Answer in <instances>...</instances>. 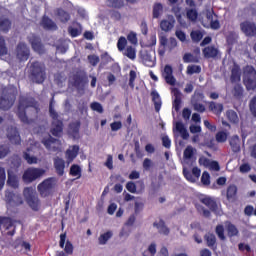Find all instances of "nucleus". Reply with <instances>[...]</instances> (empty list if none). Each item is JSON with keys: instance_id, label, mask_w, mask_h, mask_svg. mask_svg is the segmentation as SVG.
I'll use <instances>...</instances> for the list:
<instances>
[{"instance_id": "8", "label": "nucleus", "mask_w": 256, "mask_h": 256, "mask_svg": "<svg viewBox=\"0 0 256 256\" xmlns=\"http://www.w3.org/2000/svg\"><path fill=\"white\" fill-rule=\"evenodd\" d=\"M17 97L14 93L3 90L2 95L0 96V109L3 111H9L11 107L15 104Z\"/></svg>"}, {"instance_id": "4", "label": "nucleus", "mask_w": 256, "mask_h": 256, "mask_svg": "<svg viewBox=\"0 0 256 256\" xmlns=\"http://www.w3.org/2000/svg\"><path fill=\"white\" fill-rule=\"evenodd\" d=\"M23 197L32 211H39V209H41L39 194H37V191L33 187L24 188Z\"/></svg>"}, {"instance_id": "5", "label": "nucleus", "mask_w": 256, "mask_h": 256, "mask_svg": "<svg viewBox=\"0 0 256 256\" xmlns=\"http://www.w3.org/2000/svg\"><path fill=\"white\" fill-rule=\"evenodd\" d=\"M244 78L243 83L247 91H254L256 89V70L252 65H246L243 68Z\"/></svg>"}, {"instance_id": "59", "label": "nucleus", "mask_w": 256, "mask_h": 256, "mask_svg": "<svg viewBox=\"0 0 256 256\" xmlns=\"http://www.w3.org/2000/svg\"><path fill=\"white\" fill-rule=\"evenodd\" d=\"M7 180V174L5 168L0 167V191L5 187V181Z\"/></svg>"}, {"instance_id": "64", "label": "nucleus", "mask_w": 256, "mask_h": 256, "mask_svg": "<svg viewBox=\"0 0 256 256\" xmlns=\"http://www.w3.org/2000/svg\"><path fill=\"white\" fill-rule=\"evenodd\" d=\"M249 107L253 117H256V96L251 99Z\"/></svg>"}, {"instance_id": "24", "label": "nucleus", "mask_w": 256, "mask_h": 256, "mask_svg": "<svg viewBox=\"0 0 256 256\" xmlns=\"http://www.w3.org/2000/svg\"><path fill=\"white\" fill-rule=\"evenodd\" d=\"M172 93L175 97L173 101V108L175 109L176 113H179L181 110V91L178 88H173Z\"/></svg>"}, {"instance_id": "49", "label": "nucleus", "mask_w": 256, "mask_h": 256, "mask_svg": "<svg viewBox=\"0 0 256 256\" xmlns=\"http://www.w3.org/2000/svg\"><path fill=\"white\" fill-rule=\"evenodd\" d=\"M11 29V21L9 19H0V31L7 33Z\"/></svg>"}, {"instance_id": "54", "label": "nucleus", "mask_w": 256, "mask_h": 256, "mask_svg": "<svg viewBox=\"0 0 256 256\" xmlns=\"http://www.w3.org/2000/svg\"><path fill=\"white\" fill-rule=\"evenodd\" d=\"M157 253V244L151 243L146 251L143 252V256H155Z\"/></svg>"}, {"instance_id": "14", "label": "nucleus", "mask_w": 256, "mask_h": 256, "mask_svg": "<svg viewBox=\"0 0 256 256\" xmlns=\"http://www.w3.org/2000/svg\"><path fill=\"white\" fill-rule=\"evenodd\" d=\"M31 55V51L25 42L18 43L16 47V57L19 61H27Z\"/></svg>"}, {"instance_id": "15", "label": "nucleus", "mask_w": 256, "mask_h": 256, "mask_svg": "<svg viewBox=\"0 0 256 256\" xmlns=\"http://www.w3.org/2000/svg\"><path fill=\"white\" fill-rule=\"evenodd\" d=\"M200 203L208 207L212 213H217L219 211V205L217 204V200L210 196H200L199 197Z\"/></svg>"}, {"instance_id": "22", "label": "nucleus", "mask_w": 256, "mask_h": 256, "mask_svg": "<svg viewBox=\"0 0 256 256\" xmlns=\"http://www.w3.org/2000/svg\"><path fill=\"white\" fill-rule=\"evenodd\" d=\"M205 59H215L219 55V49L215 46H207L202 50Z\"/></svg>"}, {"instance_id": "35", "label": "nucleus", "mask_w": 256, "mask_h": 256, "mask_svg": "<svg viewBox=\"0 0 256 256\" xmlns=\"http://www.w3.org/2000/svg\"><path fill=\"white\" fill-rule=\"evenodd\" d=\"M163 15V4L156 2L153 5L152 17L153 19H159Z\"/></svg>"}, {"instance_id": "56", "label": "nucleus", "mask_w": 256, "mask_h": 256, "mask_svg": "<svg viewBox=\"0 0 256 256\" xmlns=\"http://www.w3.org/2000/svg\"><path fill=\"white\" fill-rule=\"evenodd\" d=\"M216 235H218V238L220 241H225V227L223 225L219 224L216 226Z\"/></svg>"}, {"instance_id": "29", "label": "nucleus", "mask_w": 256, "mask_h": 256, "mask_svg": "<svg viewBox=\"0 0 256 256\" xmlns=\"http://www.w3.org/2000/svg\"><path fill=\"white\" fill-rule=\"evenodd\" d=\"M7 185H9V187H12V189L19 188V179L17 178V175H15L11 170H8Z\"/></svg>"}, {"instance_id": "50", "label": "nucleus", "mask_w": 256, "mask_h": 256, "mask_svg": "<svg viewBox=\"0 0 256 256\" xmlns=\"http://www.w3.org/2000/svg\"><path fill=\"white\" fill-rule=\"evenodd\" d=\"M227 137H229V134L225 131H218L215 135L217 143H225L227 141Z\"/></svg>"}, {"instance_id": "10", "label": "nucleus", "mask_w": 256, "mask_h": 256, "mask_svg": "<svg viewBox=\"0 0 256 256\" xmlns=\"http://www.w3.org/2000/svg\"><path fill=\"white\" fill-rule=\"evenodd\" d=\"M67 234L66 233H62L60 234V242H59V246L61 247V249H64V251H57L55 256H69L73 254L74 251V247H73V243H71V241L67 240ZM66 241V244H65Z\"/></svg>"}, {"instance_id": "40", "label": "nucleus", "mask_w": 256, "mask_h": 256, "mask_svg": "<svg viewBox=\"0 0 256 256\" xmlns=\"http://www.w3.org/2000/svg\"><path fill=\"white\" fill-rule=\"evenodd\" d=\"M57 16L59 17L61 23H67L71 19V14L62 8L57 10Z\"/></svg>"}, {"instance_id": "16", "label": "nucleus", "mask_w": 256, "mask_h": 256, "mask_svg": "<svg viewBox=\"0 0 256 256\" xmlns=\"http://www.w3.org/2000/svg\"><path fill=\"white\" fill-rule=\"evenodd\" d=\"M7 137L10 142L14 145H21V136L19 135V130L15 126H8Z\"/></svg>"}, {"instance_id": "11", "label": "nucleus", "mask_w": 256, "mask_h": 256, "mask_svg": "<svg viewBox=\"0 0 256 256\" xmlns=\"http://www.w3.org/2000/svg\"><path fill=\"white\" fill-rule=\"evenodd\" d=\"M28 43H30L33 51L38 53L39 55H44L45 53V45L41 42V37L36 34H30L28 37Z\"/></svg>"}, {"instance_id": "53", "label": "nucleus", "mask_w": 256, "mask_h": 256, "mask_svg": "<svg viewBox=\"0 0 256 256\" xmlns=\"http://www.w3.org/2000/svg\"><path fill=\"white\" fill-rule=\"evenodd\" d=\"M187 75H195L201 73V66L199 65H188L186 70Z\"/></svg>"}, {"instance_id": "36", "label": "nucleus", "mask_w": 256, "mask_h": 256, "mask_svg": "<svg viewBox=\"0 0 256 256\" xmlns=\"http://www.w3.org/2000/svg\"><path fill=\"white\" fill-rule=\"evenodd\" d=\"M123 55L128 59H131V61H135V59H137V50L133 46H127Z\"/></svg>"}, {"instance_id": "62", "label": "nucleus", "mask_w": 256, "mask_h": 256, "mask_svg": "<svg viewBox=\"0 0 256 256\" xmlns=\"http://www.w3.org/2000/svg\"><path fill=\"white\" fill-rule=\"evenodd\" d=\"M127 41H129V43H131V45H137L138 43V39H137V33L135 32H130L127 35Z\"/></svg>"}, {"instance_id": "25", "label": "nucleus", "mask_w": 256, "mask_h": 256, "mask_svg": "<svg viewBox=\"0 0 256 256\" xmlns=\"http://www.w3.org/2000/svg\"><path fill=\"white\" fill-rule=\"evenodd\" d=\"M42 27L47 31H57V24L47 16L42 18Z\"/></svg>"}, {"instance_id": "60", "label": "nucleus", "mask_w": 256, "mask_h": 256, "mask_svg": "<svg viewBox=\"0 0 256 256\" xmlns=\"http://www.w3.org/2000/svg\"><path fill=\"white\" fill-rule=\"evenodd\" d=\"M7 45L5 44V38L3 36H0V57H3V55H7Z\"/></svg>"}, {"instance_id": "23", "label": "nucleus", "mask_w": 256, "mask_h": 256, "mask_svg": "<svg viewBox=\"0 0 256 256\" xmlns=\"http://www.w3.org/2000/svg\"><path fill=\"white\" fill-rule=\"evenodd\" d=\"M151 97H152V103H154V109L156 113H159L163 105V102L161 101V95H159V92H157V90H153L151 92Z\"/></svg>"}, {"instance_id": "9", "label": "nucleus", "mask_w": 256, "mask_h": 256, "mask_svg": "<svg viewBox=\"0 0 256 256\" xmlns=\"http://www.w3.org/2000/svg\"><path fill=\"white\" fill-rule=\"evenodd\" d=\"M45 175V170L41 168H27L24 171L22 179L24 183H33V181H37L39 177H43Z\"/></svg>"}, {"instance_id": "61", "label": "nucleus", "mask_w": 256, "mask_h": 256, "mask_svg": "<svg viewBox=\"0 0 256 256\" xmlns=\"http://www.w3.org/2000/svg\"><path fill=\"white\" fill-rule=\"evenodd\" d=\"M201 183L202 185H211V175H209V172L205 171L202 173Z\"/></svg>"}, {"instance_id": "21", "label": "nucleus", "mask_w": 256, "mask_h": 256, "mask_svg": "<svg viewBox=\"0 0 256 256\" xmlns=\"http://www.w3.org/2000/svg\"><path fill=\"white\" fill-rule=\"evenodd\" d=\"M230 80L231 83H239V81H241V66L237 63L233 64Z\"/></svg>"}, {"instance_id": "41", "label": "nucleus", "mask_w": 256, "mask_h": 256, "mask_svg": "<svg viewBox=\"0 0 256 256\" xmlns=\"http://www.w3.org/2000/svg\"><path fill=\"white\" fill-rule=\"evenodd\" d=\"M69 175H71V177H76V179H81V166L73 164L70 167Z\"/></svg>"}, {"instance_id": "19", "label": "nucleus", "mask_w": 256, "mask_h": 256, "mask_svg": "<svg viewBox=\"0 0 256 256\" xmlns=\"http://www.w3.org/2000/svg\"><path fill=\"white\" fill-rule=\"evenodd\" d=\"M162 77L168 85H175L177 81L175 76H173V67H171V65H166L164 67Z\"/></svg>"}, {"instance_id": "27", "label": "nucleus", "mask_w": 256, "mask_h": 256, "mask_svg": "<svg viewBox=\"0 0 256 256\" xmlns=\"http://www.w3.org/2000/svg\"><path fill=\"white\" fill-rule=\"evenodd\" d=\"M141 59L145 67H155V58L148 51L141 55Z\"/></svg>"}, {"instance_id": "42", "label": "nucleus", "mask_w": 256, "mask_h": 256, "mask_svg": "<svg viewBox=\"0 0 256 256\" xmlns=\"http://www.w3.org/2000/svg\"><path fill=\"white\" fill-rule=\"evenodd\" d=\"M78 28H73L72 26L68 27V33L71 37H79L81 35L83 28L81 27V23L76 22Z\"/></svg>"}, {"instance_id": "43", "label": "nucleus", "mask_w": 256, "mask_h": 256, "mask_svg": "<svg viewBox=\"0 0 256 256\" xmlns=\"http://www.w3.org/2000/svg\"><path fill=\"white\" fill-rule=\"evenodd\" d=\"M108 7L112 9H123L125 7V1L123 0H107Z\"/></svg>"}, {"instance_id": "30", "label": "nucleus", "mask_w": 256, "mask_h": 256, "mask_svg": "<svg viewBox=\"0 0 256 256\" xmlns=\"http://www.w3.org/2000/svg\"><path fill=\"white\" fill-rule=\"evenodd\" d=\"M229 143L233 153H239V151H241V139H239V136H232Z\"/></svg>"}, {"instance_id": "7", "label": "nucleus", "mask_w": 256, "mask_h": 256, "mask_svg": "<svg viewBox=\"0 0 256 256\" xmlns=\"http://www.w3.org/2000/svg\"><path fill=\"white\" fill-rule=\"evenodd\" d=\"M57 178L50 177L45 179L37 186V190L41 197H49V195H53V191L55 187H57Z\"/></svg>"}, {"instance_id": "2", "label": "nucleus", "mask_w": 256, "mask_h": 256, "mask_svg": "<svg viewBox=\"0 0 256 256\" xmlns=\"http://www.w3.org/2000/svg\"><path fill=\"white\" fill-rule=\"evenodd\" d=\"M28 77L32 83L43 85L47 79V67L45 66V63L39 61L31 62Z\"/></svg>"}, {"instance_id": "58", "label": "nucleus", "mask_w": 256, "mask_h": 256, "mask_svg": "<svg viewBox=\"0 0 256 256\" xmlns=\"http://www.w3.org/2000/svg\"><path fill=\"white\" fill-rule=\"evenodd\" d=\"M23 157H24L25 161H27L28 165L37 164V157L31 156L29 153L24 152Z\"/></svg>"}, {"instance_id": "26", "label": "nucleus", "mask_w": 256, "mask_h": 256, "mask_svg": "<svg viewBox=\"0 0 256 256\" xmlns=\"http://www.w3.org/2000/svg\"><path fill=\"white\" fill-rule=\"evenodd\" d=\"M153 225L158 229V233L160 235L167 236L169 235V233H171V230L169 229V227H167V225H165V221L162 219L159 222H154Z\"/></svg>"}, {"instance_id": "52", "label": "nucleus", "mask_w": 256, "mask_h": 256, "mask_svg": "<svg viewBox=\"0 0 256 256\" xmlns=\"http://www.w3.org/2000/svg\"><path fill=\"white\" fill-rule=\"evenodd\" d=\"M184 63H199V58L191 53H185L183 56Z\"/></svg>"}, {"instance_id": "48", "label": "nucleus", "mask_w": 256, "mask_h": 256, "mask_svg": "<svg viewBox=\"0 0 256 256\" xmlns=\"http://www.w3.org/2000/svg\"><path fill=\"white\" fill-rule=\"evenodd\" d=\"M127 48V38L125 36H121L117 41V49L120 53H123Z\"/></svg>"}, {"instance_id": "39", "label": "nucleus", "mask_w": 256, "mask_h": 256, "mask_svg": "<svg viewBox=\"0 0 256 256\" xmlns=\"http://www.w3.org/2000/svg\"><path fill=\"white\" fill-rule=\"evenodd\" d=\"M243 86L241 84H235L232 89V95L235 99H243Z\"/></svg>"}, {"instance_id": "31", "label": "nucleus", "mask_w": 256, "mask_h": 256, "mask_svg": "<svg viewBox=\"0 0 256 256\" xmlns=\"http://www.w3.org/2000/svg\"><path fill=\"white\" fill-rule=\"evenodd\" d=\"M204 239L207 243V247H210L213 251H217V237L215 234H206Z\"/></svg>"}, {"instance_id": "20", "label": "nucleus", "mask_w": 256, "mask_h": 256, "mask_svg": "<svg viewBox=\"0 0 256 256\" xmlns=\"http://www.w3.org/2000/svg\"><path fill=\"white\" fill-rule=\"evenodd\" d=\"M54 169L58 177H63L65 175V161L63 158L56 156L53 159Z\"/></svg>"}, {"instance_id": "6", "label": "nucleus", "mask_w": 256, "mask_h": 256, "mask_svg": "<svg viewBox=\"0 0 256 256\" xmlns=\"http://www.w3.org/2000/svg\"><path fill=\"white\" fill-rule=\"evenodd\" d=\"M72 85L75 87L76 91L83 95L85 93V87L89 83V78L87 77V72L83 70L77 71L72 76Z\"/></svg>"}, {"instance_id": "46", "label": "nucleus", "mask_w": 256, "mask_h": 256, "mask_svg": "<svg viewBox=\"0 0 256 256\" xmlns=\"http://www.w3.org/2000/svg\"><path fill=\"white\" fill-rule=\"evenodd\" d=\"M195 209L198 211V213H202L203 217L209 218L211 217V211L206 209L205 206L195 203Z\"/></svg>"}, {"instance_id": "57", "label": "nucleus", "mask_w": 256, "mask_h": 256, "mask_svg": "<svg viewBox=\"0 0 256 256\" xmlns=\"http://www.w3.org/2000/svg\"><path fill=\"white\" fill-rule=\"evenodd\" d=\"M186 17L189 21H197V17H199V13L195 9H189L186 12Z\"/></svg>"}, {"instance_id": "34", "label": "nucleus", "mask_w": 256, "mask_h": 256, "mask_svg": "<svg viewBox=\"0 0 256 256\" xmlns=\"http://www.w3.org/2000/svg\"><path fill=\"white\" fill-rule=\"evenodd\" d=\"M209 111H212L214 115H221L223 113V104L214 101L209 102Z\"/></svg>"}, {"instance_id": "18", "label": "nucleus", "mask_w": 256, "mask_h": 256, "mask_svg": "<svg viewBox=\"0 0 256 256\" xmlns=\"http://www.w3.org/2000/svg\"><path fill=\"white\" fill-rule=\"evenodd\" d=\"M183 175L187 181L195 183L197 179L201 177V169H199V167H193L192 172L187 169H183Z\"/></svg>"}, {"instance_id": "51", "label": "nucleus", "mask_w": 256, "mask_h": 256, "mask_svg": "<svg viewBox=\"0 0 256 256\" xmlns=\"http://www.w3.org/2000/svg\"><path fill=\"white\" fill-rule=\"evenodd\" d=\"M207 19H210V27L211 29H214L217 31V29H221V24L219 23V20H213V13H208L207 14Z\"/></svg>"}, {"instance_id": "44", "label": "nucleus", "mask_w": 256, "mask_h": 256, "mask_svg": "<svg viewBox=\"0 0 256 256\" xmlns=\"http://www.w3.org/2000/svg\"><path fill=\"white\" fill-rule=\"evenodd\" d=\"M175 27V21H169V20H162L160 22V28L162 31H171Z\"/></svg>"}, {"instance_id": "45", "label": "nucleus", "mask_w": 256, "mask_h": 256, "mask_svg": "<svg viewBox=\"0 0 256 256\" xmlns=\"http://www.w3.org/2000/svg\"><path fill=\"white\" fill-rule=\"evenodd\" d=\"M113 237V232L112 231H107L104 234H101L98 238L99 245H107V241Z\"/></svg>"}, {"instance_id": "1", "label": "nucleus", "mask_w": 256, "mask_h": 256, "mask_svg": "<svg viewBox=\"0 0 256 256\" xmlns=\"http://www.w3.org/2000/svg\"><path fill=\"white\" fill-rule=\"evenodd\" d=\"M37 113V101H35V98L27 96H21L19 98L17 117L22 123L31 125V123H33V119H29L27 115H34V117H37Z\"/></svg>"}, {"instance_id": "37", "label": "nucleus", "mask_w": 256, "mask_h": 256, "mask_svg": "<svg viewBox=\"0 0 256 256\" xmlns=\"http://www.w3.org/2000/svg\"><path fill=\"white\" fill-rule=\"evenodd\" d=\"M226 231L228 237H239V229H237V226L235 224L229 222L228 225L226 226Z\"/></svg>"}, {"instance_id": "33", "label": "nucleus", "mask_w": 256, "mask_h": 256, "mask_svg": "<svg viewBox=\"0 0 256 256\" xmlns=\"http://www.w3.org/2000/svg\"><path fill=\"white\" fill-rule=\"evenodd\" d=\"M175 129L180 133L182 139H189V132L187 131V128H185V124H183V122H176Z\"/></svg>"}, {"instance_id": "38", "label": "nucleus", "mask_w": 256, "mask_h": 256, "mask_svg": "<svg viewBox=\"0 0 256 256\" xmlns=\"http://www.w3.org/2000/svg\"><path fill=\"white\" fill-rule=\"evenodd\" d=\"M203 35L204 33L201 30H192L190 33L192 43H200L203 40Z\"/></svg>"}, {"instance_id": "28", "label": "nucleus", "mask_w": 256, "mask_h": 256, "mask_svg": "<svg viewBox=\"0 0 256 256\" xmlns=\"http://www.w3.org/2000/svg\"><path fill=\"white\" fill-rule=\"evenodd\" d=\"M237 186L235 184L229 185L226 190V199L227 201H235L237 199Z\"/></svg>"}, {"instance_id": "55", "label": "nucleus", "mask_w": 256, "mask_h": 256, "mask_svg": "<svg viewBox=\"0 0 256 256\" xmlns=\"http://www.w3.org/2000/svg\"><path fill=\"white\" fill-rule=\"evenodd\" d=\"M227 117L230 123H238L239 122V116H237V112L234 110H228L227 111Z\"/></svg>"}, {"instance_id": "12", "label": "nucleus", "mask_w": 256, "mask_h": 256, "mask_svg": "<svg viewBox=\"0 0 256 256\" xmlns=\"http://www.w3.org/2000/svg\"><path fill=\"white\" fill-rule=\"evenodd\" d=\"M42 144L48 151H53L57 153V151H61V141L57 138H53V136H49L48 138H44L42 140Z\"/></svg>"}, {"instance_id": "13", "label": "nucleus", "mask_w": 256, "mask_h": 256, "mask_svg": "<svg viewBox=\"0 0 256 256\" xmlns=\"http://www.w3.org/2000/svg\"><path fill=\"white\" fill-rule=\"evenodd\" d=\"M240 29L246 37H256V24L249 20L240 23Z\"/></svg>"}, {"instance_id": "17", "label": "nucleus", "mask_w": 256, "mask_h": 256, "mask_svg": "<svg viewBox=\"0 0 256 256\" xmlns=\"http://www.w3.org/2000/svg\"><path fill=\"white\" fill-rule=\"evenodd\" d=\"M81 130V120H75L68 125V135L72 139H79V131Z\"/></svg>"}, {"instance_id": "32", "label": "nucleus", "mask_w": 256, "mask_h": 256, "mask_svg": "<svg viewBox=\"0 0 256 256\" xmlns=\"http://www.w3.org/2000/svg\"><path fill=\"white\" fill-rule=\"evenodd\" d=\"M77 155H79V145H73L71 148L66 150V157L68 161L77 159Z\"/></svg>"}, {"instance_id": "63", "label": "nucleus", "mask_w": 256, "mask_h": 256, "mask_svg": "<svg viewBox=\"0 0 256 256\" xmlns=\"http://www.w3.org/2000/svg\"><path fill=\"white\" fill-rule=\"evenodd\" d=\"M90 108L92 109V111H96L97 113H103V105H101V103L99 102H92L90 104Z\"/></svg>"}, {"instance_id": "3", "label": "nucleus", "mask_w": 256, "mask_h": 256, "mask_svg": "<svg viewBox=\"0 0 256 256\" xmlns=\"http://www.w3.org/2000/svg\"><path fill=\"white\" fill-rule=\"evenodd\" d=\"M55 99L51 98L49 103V115L52 119V128L50 129V133L53 137H61L63 135V120L59 119V113L55 111Z\"/></svg>"}, {"instance_id": "47", "label": "nucleus", "mask_w": 256, "mask_h": 256, "mask_svg": "<svg viewBox=\"0 0 256 256\" xmlns=\"http://www.w3.org/2000/svg\"><path fill=\"white\" fill-rule=\"evenodd\" d=\"M195 155V149H193V146H187L183 152V157L186 161H189V159H193V156Z\"/></svg>"}]
</instances>
